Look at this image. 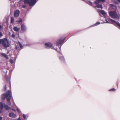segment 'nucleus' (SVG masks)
Returning a JSON list of instances; mask_svg holds the SVG:
<instances>
[{"label":"nucleus","instance_id":"10","mask_svg":"<svg viewBox=\"0 0 120 120\" xmlns=\"http://www.w3.org/2000/svg\"><path fill=\"white\" fill-rule=\"evenodd\" d=\"M13 29L15 31L18 32L20 28L17 26H15L14 27Z\"/></svg>","mask_w":120,"mask_h":120},{"label":"nucleus","instance_id":"16","mask_svg":"<svg viewBox=\"0 0 120 120\" xmlns=\"http://www.w3.org/2000/svg\"><path fill=\"white\" fill-rule=\"evenodd\" d=\"M22 116L24 118V120H26L28 117V115L24 114H23Z\"/></svg>","mask_w":120,"mask_h":120},{"label":"nucleus","instance_id":"33","mask_svg":"<svg viewBox=\"0 0 120 120\" xmlns=\"http://www.w3.org/2000/svg\"><path fill=\"white\" fill-rule=\"evenodd\" d=\"M6 89H7V87H6V86H5L4 87V90H6Z\"/></svg>","mask_w":120,"mask_h":120},{"label":"nucleus","instance_id":"28","mask_svg":"<svg viewBox=\"0 0 120 120\" xmlns=\"http://www.w3.org/2000/svg\"><path fill=\"white\" fill-rule=\"evenodd\" d=\"M3 27V26L0 24V31L2 29Z\"/></svg>","mask_w":120,"mask_h":120},{"label":"nucleus","instance_id":"34","mask_svg":"<svg viewBox=\"0 0 120 120\" xmlns=\"http://www.w3.org/2000/svg\"><path fill=\"white\" fill-rule=\"evenodd\" d=\"M2 118L1 116H0V120H2Z\"/></svg>","mask_w":120,"mask_h":120},{"label":"nucleus","instance_id":"30","mask_svg":"<svg viewBox=\"0 0 120 120\" xmlns=\"http://www.w3.org/2000/svg\"><path fill=\"white\" fill-rule=\"evenodd\" d=\"M110 91H115V89L114 88H113L112 89H111L110 90Z\"/></svg>","mask_w":120,"mask_h":120},{"label":"nucleus","instance_id":"19","mask_svg":"<svg viewBox=\"0 0 120 120\" xmlns=\"http://www.w3.org/2000/svg\"><path fill=\"white\" fill-rule=\"evenodd\" d=\"M100 24V23L99 22H97L94 24L93 25L91 26L90 27H93L94 26H97L99 25Z\"/></svg>","mask_w":120,"mask_h":120},{"label":"nucleus","instance_id":"25","mask_svg":"<svg viewBox=\"0 0 120 120\" xmlns=\"http://www.w3.org/2000/svg\"><path fill=\"white\" fill-rule=\"evenodd\" d=\"M12 107H14V108L16 107V106L15 103H13V105L12 106Z\"/></svg>","mask_w":120,"mask_h":120},{"label":"nucleus","instance_id":"4","mask_svg":"<svg viewBox=\"0 0 120 120\" xmlns=\"http://www.w3.org/2000/svg\"><path fill=\"white\" fill-rule=\"evenodd\" d=\"M106 22H103V23H111V22H114L118 26L120 27V23L118 22L115 21L109 18L105 19Z\"/></svg>","mask_w":120,"mask_h":120},{"label":"nucleus","instance_id":"11","mask_svg":"<svg viewBox=\"0 0 120 120\" xmlns=\"http://www.w3.org/2000/svg\"><path fill=\"white\" fill-rule=\"evenodd\" d=\"M4 107L5 109L6 110H8L10 109V107L8 106V105L6 104L5 103H4Z\"/></svg>","mask_w":120,"mask_h":120},{"label":"nucleus","instance_id":"8","mask_svg":"<svg viewBox=\"0 0 120 120\" xmlns=\"http://www.w3.org/2000/svg\"><path fill=\"white\" fill-rule=\"evenodd\" d=\"M20 14V11L19 10H16L15 12L14 15L15 17H17L19 16Z\"/></svg>","mask_w":120,"mask_h":120},{"label":"nucleus","instance_id":"32","mask_svg":"<svg viewBox=\"0 0 120 120\" xmlns=\"http://www.w3.org/2000/svg\"><path fill=\"white\" fill-rule=\"evenodd\" d=\"M15 35L14 34H13L11 35V37L12 38H14L15 37Z\"/></svg>","mask_w":120,"mask_h":120},{"label":"nucleus","instance_id":"29","mask_svg":"<svg viewBox=\"0 0 120 120\" xmlns=\"http://www.w3.org/2000/svg\"><path fill=\"white\" fill-rule=\"evenodd\" d=\"M10 63L11 64H13V61L12 59L10 60Z\"/></svg>","mask_w":120,"mask_h":120},{"label":"nucleus","instance_id":"21","mask_svg":"<svg viewBox=\"0 0 120 120\" xmlns=\"http://www.w3.org/2000/svg\"><path fill=\"white\" fill-rule=\"evenodd\" d=\"M14 19L13 17H11V22L12 23H14Z\"/></svg>","mask_w":120,"mask_h":120},{"label":"nucleus","instance_id":"36","mask_svg":"<svg viewBox=\"0 0 120 120\" xmlns=\"http://www.w3.org/2000/svg\"><path fill=\"white\" fill-rule=\"evenodd\" d=\"M17 110L18 112H19V110L18 109H17Z\"/></svg>","mask_w":120,"mask_h":120},{"label":"nucleus","instance_id":"6","mask_svg":"<svg viewBox=\"0 0 120 120\" xmlns=\"http://www.w3.org/2000/svg\"><path fill=\"white\" fill-rule=\"evenodd\" d=\"M64 40L62 39L58 40L56 41V45L55 46L56 47L58 46L59 45H62L63 43Z\"/></svg>","mask_w":120,"mask_h":120},{"label":"nucleus","instance_id":"7","mask_svg":"<svg viewBox=\"0 0 120 120\" xmlns=\"http://www.w3.org/2000/svg\"><path fill=\"white\" fill-rule=\"evenodd\" d=\"M27 27L24 24H22L21 26V31L22 32H25L27 31Z\"/></svg>","mask_w":120,"mask_h":120},{"label":"nucleus","instance_id":"18","mask_svg":"<svg viewBox=\"0 0 120 120\" xmlns=\"http://www.w3.org/2000/svg\"><path fill=\"white\" fill-rule=\"evenodd\" d=\"M60 60L62 62H64V57L63 56H60L59 57Z\"/></svg>","mask_w":120,"mask_h":120},{"label":"nucleus","instance_id":"9","mask_svg":"<svg viewBox=\"0 0 120 120\" xmlns=\"http://www.w3.org/2000/svg\"><path fill=\"white\" fill-rule=\"evenodd\" d=\"M9 116L12 118H15L17 117L16 115L13 112H11L9 114Z\"/></svg>","mask_w":120,"mask_h":120},{"label":"nucleus","instance_id":"39","mask_svg":"<svg viewBox=\"0 0 120 120\" xmlns=\"http://www.w3.org/2000/svg\"><path fill=\"white\" fill-rule=\"evenodd\" d=\"M60 47H59V48L60 49Z\"/></svg>","mask_w":120,"mask_h":120},{"label":"nucleus","instance_id":"27","mask_svg":"<svg viewBox=\"0 0 120 120\" xmlns=\"http://www.w3.org/2000/svg\"><path fill=\"white\" fill-rule=\"evenodd\" d=\"M27 6L26 4H24L22 5V7L23 8H25Z\"/></svg>","mask_w":120,"mask_h":120},{"label":"nucleus","instance_id":"35","mask_svg":"<svg viewBox=\"0 0 120 120\" xmlns=\"http://www.w3.org/2000/svg\"><path fill=\"white\" fill-rule=\"evenodd\" d=\"M11 110H12L13 111H15V109H11Z\"/></svg>","mask_w":120,"mask_h":120},{"label":"nucleus","instance_id":"41","mask_svg":"<svg viewBox=\"0 0 120 120\" xmlns=\"http://www.w3.org/2000/svg\"><path fill=\"white\" fill-rule=\"evenodd\" d=\"M16 49H17V47H16Z\"/></svg>","mask_w":120,"mask_h":120},{"label":"nucleus","instance_id":"1","mask_svg":"<svg viewBox=\"0 0 120 120\" xmlns=\"http://www.w3.org/2000/svg\"><path fill=\"white\" fill-rule=\"evenodd\" d=\"M11 92L10 90H9L8 92H6V93H4L2 94L1 95V97L2 99H4L6 98L7 101V103L9 105H11V102L10 100L11 98Z\"/></svg>","mask_w":120,"mask_h":120},{"label":"nucleus","instance_id":"5","mask_svg":"<svg viewBox=\"0 0 120 120\" xmlns=\"http://www.w3.org/2000/svg\"><path fill=\"white\" fill-rule=\"evenodd\" d=\"M109 15L112 18H116L118 16L116 12L115 11L109 12Z\"/></svg>","mask_w":120,"mask_h":120},{"label":"nucleus","instance_id":"23","mask_svg":"<svg viewBox=\"0 0 120 120\" xmlns=\"http://www.w3.org/2000/svg\"><path fill=\"white\" fill-rule=\"evenodd\" d=\"M87 3L88 4H89L90 5H92V2H91L89 1H88L87 2Z\"/></svg>","mask_w":120,"mask_h":120},{"label":"nucleus","instance_id":"42","mask_svg":"<svg viewBox=\"0 0 120 120\" xmlns=\"http://www.w3.org/2000/svg\"><path fill=\"white\" fill-rule=\"evenodd\" d=\"M115 3L116 4H117V3Z\"/></svg>","mask_w":120,"mask_h":120},{"label":"nucleus","instance_id":"14","mask_svg":"<svg viewBox=\"0 0 120 120\" xmlns=\"http://www.w3.org/2000/svg\"><path fill=\"white\" fill-rule=\"evenodd\" d=\"M99 4V3L96 4V5L95 6V7H96L98 8L102 9L103 8V7L101 5Z\"/></svg>","mask_w":120,"mask_h":120},{"label":"nucleus","instance_id":"38","mask_svg":"<svg viewBox=\"0 0 120 120\" xmlns=\"http://www.w3.org/2000/svg\"><path fill=\"white\" fill-rule=\"evenodd\" d=\"M1 111H0V113H1Z\"/></svg>","mask_w":120,"mask_h":120},{"label":"nucleus","instance_id":"22","mask_svg":"<svg viewBox=\"0 0 120 120\" xmlns=\"http://www.w3.org/2000/svg\"><path fill=\"white\" fill-rule=\"evenodd\" d=\"M22 19L20 18L16 22L19 23H20L22 22Z\"/></svg>","mask_w":120,"mask_h":120},{"label":"nucleus","instance_id":"40","mask_svg":"<svg viewBox=\"0 0 120 120\" xmlns=\"http://www.w3.org/2000/svg\"><path fill=\"white\" fill-rule=\"evenodd\" d=\"M27 46H29L30 45H27Z\"/></svg>","mask_w":120,"mask_h":120},{"label":"nucleus","instance_id":"3","mask_svg":"<svg viewBox=\"0 0 120 120\" xmlns=\"http://www.w3.org/2000/svg\"><path fill=\"white\" fill-rule=\"evenodd\" d=\"M52 44L50 42H47L45 44V48L47 49L51 48L52 49H53L56 51H57V48L55 47L54 46V47L52 46Z\"/></svg>","mask_w":120,"mask_h":120},{"label":"nucleus","instance_id":"20","mask_svg":"<svg viewBox=\"0 0 120 120\" xmlns=\"http://www.w3.org/2000/svg\"><path fill=\"white\" fill-rule=\"evenodd\" d=\"M4 107V104H3L2 102H0V109H2Z\"/></svg>","mask_w":120,"mask_h":120},{"label":"nucleus","instance_id":"37","mask_svg":"<svg viewBox=\"0 0 120 120\" xmlns=\"http://www.w3.org/2000/svg\"><path fill=\"white\" fill-rule=\"evenodd\" d=\"M118 1L120 2V0H117Z\"/></svg>","mask_w":120,"mask_h":120},{"label":"nucleus","instance_id":"26","mask_svg":"<svg viewBox=\"0 0 120 120\" xmlns=\"http://www.w3.org/2000/svg\"><path fill=\"white\" fill-rule=\"evenodd\" d=\"M12 107H14V108L16 107V106L15 103H13V105L12 106Z\"/></svg>","mask_w":120,"mask_h":120},{"label":"nucleus","instance_id":"17","mask_svg":"<svg viewBox=\"0 0 120 120\" xmlns=\"http://www.w3.org/2000/svg\"><path fill=\"white\" fill-rule=\"evenodd\" d=\"M110 7L111 8L115 9H116V7L114 5L112 4H111L110 5Z\"/></svg>","mask_w":120,"mask_h":120},{"label":"nucleus","instance_id":"2","mask_svg":"<svg viewBox=\"0 0 120 120\" xmlns=\"http://www.w3.org/2000/svg\"><path fill=\"white\" fill-rule=\"evenodd\" d=\"M0 43L5 48H7L9 47L10 45L8 39L7 38L0 39Z\"/></svg>","mask_w":120,"mask_h":120},{"label":"nucleus","instance_id":"24","mask_svg":"<svg viewBox=\"0 0 120 120\" xmlns=\"http://www.w3.org/2000/svg\"><path fill=\"white\" fill-rule=\"evenodd\" d=\"M19 45L20 48L21 49H22L23 48V46L21 44V43L20 42H19Z\"/></svg>","mask_w":120,"mask_h":120},{"label":"nucleus","instance_id":"31","mask_svg":"<svg viewBox=\"0 0 120 120\" xmlns=\"http://www.w3.org/2000/svg\"><path fill=\"white\" fill-rule=\"evenodd\" d=\"M2 34L1 32H0V38L2 36Z\"/></svg>","mask_w":120,"mask_h":120},{"label":"nucleus","instance_id":"15","mask_svg":"<svg viewBox=\"0 0 120 120\" xmlns=\"http://www.w3.org/2000/svg\"><path fill=\"white\" fill-rule=\"evenodd\" d=\"M0 54L3 56L5 57L7 59H8V55L6 54H5L4 53H1Z\"/></svg>","mask_w":120,"mask_h":120},{"label":"nucleus","instance_id":"12","mask_svg":"<svg viewBox=\"0 0 120 120\" xmlns=\"http://www.w3.org/2000/svg\"><path fill=\"white\" fill-rule=\"evenodd\" d=\"M100 13L101 14L104 16H105V15H106V13L104 11L101 10L100 11Z\"/></svg>","mask_w":120,"mask_h":120},{"label":"nucleus","instance_id":"13","mask_svg":"<svg viewBox=\"0 0 120 120\" xmlns=\"http://www.w3.org/2000/svg\"><path fill=\"white\" fill-rule=\"evenodd\" d=\"M105 1V0H96V1L94 2V3L95 4H97L99 3L100 2H104Z\"/></svg>","mask_w":120,"mask_h":120}]
</instances>
